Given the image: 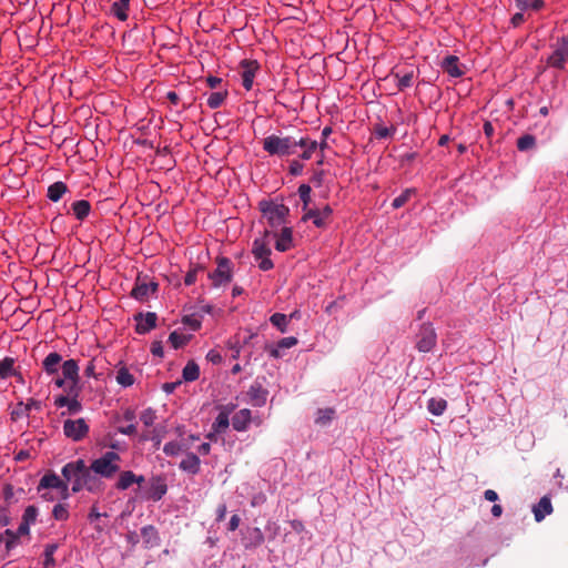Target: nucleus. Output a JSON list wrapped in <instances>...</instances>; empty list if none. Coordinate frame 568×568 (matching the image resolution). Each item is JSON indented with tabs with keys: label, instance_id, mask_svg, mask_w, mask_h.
<instances>
[{
	"label": "nucleus",
	"instance_id": "nucleus-23",
	"mask_svg": "<svg viewBox=\"0 0 568 568\" xmlns=\"http://www.w3.org/2000/svg\"><path fill=\"white\" fill-rule=\"evenodd\" d=\"M253 420L252 412L242 408L232 416V427L236 432H246Z\"/></svg>",
	"mask_w": 568,
	"mask_h": 568
},
{
	"label": "nucleus",
	"instance_id": "nucleus-38",
	"mask_svg": "<svg viewBox=\"0 0 568 568\" xmlns=\"http://www.w3.org/2000/svg\"><path fill=\"white\" fill-rule=\"evenodd\" d=\"M182 377L185 382H194L200 377V367L194 361H189L183 367Z\"/></svg>",
	"mask_w": 568,
	"mask_h": 568
},
{
	"label": "nucleus",
	"instance_id": "nucleus-32",
	"mask_svg": "<svg viewBox=\"0 0 568 568\" xmlns=\"http://www.w3.org/2000/svg\"><path fill=\"white\" fill-rule=\"evenodd\" d=\"M304 214L302 216V221H312V223L317 229H325L328 223L323 219V216L320 213V209H307L306 211H303Z\"/></svg>",
	"mask_w": 568,
	"mask_h": 568
},
{
	"label": "nucleus",
	"instance_id": "nucleus-11",
	"mask_svg": "<svg viewBox=\"0 0 568 568\" xmlns=\"http://www.w3.org/2000/svg\"><path fill=\"white\" fill-rule=\"evenodd\" d=\"M57 489L59 497L67 500L70 497L69 486L65 479H61L57 474L49 473L40 479L38 490L41 489Z\"/></svg>",
	"mask_w": 568,
	"mask_h": 568
},
{
	"label": "nucleus",
	"instance_id": "nucleus-20",
	"mask_svg": "<svg viewBox=\"0 0 568 568\" xmlns=\"http://www.w3.org/2000/svg\"><path fill=\"white\" fill-rule=\"evenodd\" d=\"M267 395L268 390L260 382H254L247 390L250 402L255 407H263L266 404Z\"/></svg>",
	"mask_w": 568,
	"mask_h": 568
},
{
	"label": "nucleus",
	"instance_id": "nucleus-56",
	"mask_svg": "<svg viewBox=\"0 0 568 568\" xmlns=\"http://www.w3.org/2000/svg\"><path fill=\"white\" fill-rule=\"evenodd\" d=\"M201 271H203V266L201 265H195L192 268H190L184 276V284L186 286L193 285L197 280L199 272Z\"/></svg>",
	"mask_w": 568,
	"mask_h": 568
},
{
	"label": "nucleus",
	"instance_id": "nucleus-8",
	"mask_svg": "<svg viewBox=\"0 0 568 568\" xmlns=\"http://www.w3.org/2000/svg\"><path fill=\"white\" fill-rule=\"evenodd\" d=\"M80 387L69 386L67 395H59L54 398V406L58 408L67 407V414L75 415L82 412L83 406L79 399ZM65 412L61 413L64 416Z\"/></svg>",
	"mask_w": 568,
	"mask_h": 568
},
{
	"label": "nucleus",
	"instance_id": "nucleus-47",
	"mask_svg": "<svg viewBox=\"0 0 568 568\" xmlns=\"http://www.w3.org/2000/svg\"><path fill=\"white\" fill-rule=\"evenodd\" d=\"M335 415L334 408H320L317 409L315 423L321 426H325L332 422Z\"/></svg>",
	"mask_w": 568,
	"mask_h": 568
},
{
	"label": "nucleus",
	"instance_id": "nucleus-51",
	"mask_svg": "<svg viewBox=\"0 0 568 568\" xmlns=\"http://www.w3.org/2000/svg\"><path fill=\"white\" fill-rule=\"evenodd\" d=\"M311 192H312V189L308 184H301L298 186L297 193H298L300 200L303 203V206H302L303 211H306L307 209H310L308 205L311 203Z\"/></svg>",
	"mask_w": 568,
	"mask_h": 568
},
{
	"label": "nucleus",
	"instance_id": "nucleus-13",
	"mask_svg": "<svg viewBox=\"0 0 568 568\" xmlns=\"http://www.w3.org/2000/svg\"><path fill=\"white\" fill-rule=\"evenodd\" d=\"M437 342L436 332L430 323H425L420 326L419 333L417 334L416 348L419 352H430Z\"/></svg>",
	"mask_w": 568,
	"mask_h": 568
},
{
	"label": "nucleus",
	"instance_id": "nucleus-25",
	"mask_svg": "<svg viewBox=\"0 0 568 568\" xmlns=\"http://www.w3.org/2000/svg\"><path fill=\"white\" fill-rule=\"evenodd\" d=\"M390 75L394 77L397 81V90L404 91L413 85L416 73L415 70L410 68L405 72L392 70Z\"/></svg>",
	"mask_w": 568,
	"mask_h": 568
},
{
	"label": "nucleus",
	"instance_id": "nucleus-55",
	"mask_svg": "<svg viewBox=\"0 0 568 568\" xmlns=\"http://www.w3.org/2000/svg\"><path fill=\"white\" fill-rule=\"evenodd\" d=\"M140 420L143 423V425L145 427H151L154 425L155 420H156V413L154 409H152L151 407L144 409L141 414H140Z\"/></svg>",
	"mask_w": 568,
	"mask_h": 568
},
{
	"label": "nucleus",
	"instance_id": "nucleus-15",
	"mask_svg": "<svg viewBox=\"0 0 568 568\" xmlns=\"http://www.w3.org/2000/svg\"><path fill=\"white\" fill-rule=\"evenodd\" d=\"M168 493L166 479L162 475L152 476L149 479V487L145 498L152 501H160Z\"/></svg>",
	"mask_w": 568,
	"mask_h": 568
},
{
	"label": "nucleus",
	"instance_id": "nucleus-7",
	"mask_svg": "<svg viewBox=\"0 0 568 568\" xmlns=\"http://www.w3.org/2000/svg\"><path fill=\"white\" fill-rule=\"evenodd\" d=\"M209 278L213 287H221L229 284L233 278V263L229 257L220 256L216 258V268L209 273Z\"/></svg>",
	"mask_w": 568,
	"mask_h": 568
},
{
	"label": "nucleus",
	"instance_id": "nucleus-10",
	"mask_svg": "<svg viewBox=\"0 0 568 568\" xmlns=\"http://www.w3.org/2000/svg\"><path fill=\"white\" fill-rule=\"evenodd\" d=\"M90 427L84 418L65 419L63 422V434L73 442H81L89 434Z\"/></svg>",
	"mask_w": 568,
	"mask_h": 568
},
{
	"label": "nucleus",
	"instance_id": "nucleus-18",
	"mask_svg": "<svg viewBox=\"0 0 568 568\" xmlns=\"http://www.w3.org/2000/svg\"><path fill=\"white\" fill-rule=\"evenodd\" d=\"M234 409L235 405L232 403L220 407V412L212 423V430H214V433H225L230 426V415Z\"/></svg>",
	"mask_w": 568,
	"mask_h": 568
},
{
	"label": "nucleus",
	"instance_id": "nucleus-12",
	"mask_svg": "<svg viewBox=\"0 0 568 568\" xmlns=\"http://www.w3.org/2000/svg\"><path fill=\"white\" fill-rule=\"evenodd\" d=\"M239 67L241 69L240 74L242 87L246 91H251L253 89L254 79L261 70V64L257 60L243 59L241 60Z\"/></svg>",
	"mask_w": 568,
	"mask_h": 568
},
{
	"label": "nucleus",
	"instance_id": "nucleus-64",
	"mask_svg": "<svg viewBox=\"0 0 568 568\" xmlns=\"http://www.w3.org/2000/svg\"><path fill=\"white\" fill-rule=\"evenodd\" d=\"M241 524V517L237 514L231 516L230 521L227 524L229 531H235Z\"/></svg>",
	"mask_w": 568,
	"mask_h": 568
},
{
	"label": "nucleus",
	"instance_id": "nucleus-6",
	"mask_svg": "<svg viewBox=\"0 0 568 568\" xmlns=\"http://www.w3.org/2000/svg\"><path fill=\"white\" fill-rule=\"evenodd\" d=\"M550 47L552 51L546 60L547 65L564 70L568 62V34L558 37Z\"/></svg>",
	"mask_w": 568,
	"mask_h": 568
},
{
	"label": "nucleus",
	"instance_id": "nucleus-35",
	"mask_svg": "<svg viewBox=\"0 0 568 568\" xmlns=\"http://www.w3.org/2000/svg\"><path fill=\"white\" fill-rule=\"evenodd\" d=\"M0 542H3L6 551L10 552L20 544V537L13 530L6 529L0 534Z\"/></svg>",
	"mask_w": 568,
	"mask_h": 568
},
{
	"label": "nucleus",
	"instance_id": "nucleus-59",
	"mask_svg": "<svg viewBox=\"0 0 568 568\" xmlns=\"http://www.w3.org/2000/svg\"><path fill=\"white\" fill-rule=\"evenodd\" d=\"M298 341L294 336L283 337L281 338L276 344L278 347L283 348H291L295 345H297Z\"/></svg>",
	"mask_w": 568,
	"mask_h": 568
},
{
	"label": "nucleus",
	"instance_id": "nucleus-27",
	"mask_svg": "<svg viewBox=\"0 0 568 568\" xmlns=\"http://www.w3.org/2000/svg\"><path fill=\"white\" fill-rule=\"evenodd\" d=\"M296 148L303 149L300 159L307 161L311 160L314 152L317 150V141L312 140L310 136H301L296 142Z\"/></svg>",
	"mask_w": 568,
	"mask_h": 568
},
{
	"label": "nucleus",
	"instance_id": "nucleus-60",
	"mask_svg": "<svg viewBox=\"0 0 568 568\" xmlns=\"http://www.w3.org/2000/svg\"><path fill=\"white\" fill-rule=\"evenodd\" d=\"M324 178H325L324 170H315L311 178V182L314 184V186L320 187V186H322V184L324 182Z\"/></svg>",
	"mask_w": 568,
	"mask_h": 568
},
{
	"label": "nucleus",
	"instance_id": "nucleus-44",
	"mask_svg": "<svg viewBox=\"0 0 568 568\" xmlns=\"http://www.w3.org/2000/svg\"><path fill=\"white\" fill-rule=\"evenodd\" d=\"M227 98V90L211 92L207 97L206 104L210 109L220 108Z\"/></svg>",
	"mask_w": 568,
	"mask_h": 568
},
{
	"label": "nucleus",
	"instance_id": "nucleus-29",
	"mask_svg": "<svg viewBox=\"0 0 568 568\" xmlns=\"http://www.w3.org/2000/svg\"><path fill=\"white\" fill-rule=\"evenodd\" d=\"M71 212L78 221L82 222L89 216L91 212V204L87 200L74 201L71 204Z\"/></svg>",
	"mask_w": 568,
	"mask_h": 568
},
{
	"label": "nucleus",
	"instance_id": "nucleus-46",
	"mask_svg": "<svg viewBox=\"0 0 568 568\" xmlns=\"http://www.w3.org/2000/svg\"><path fill=\"white\" fill-rule=\"evenodd\" d=\"M270 322L273 326H275L281 333H285L287 331L290 318L287 315L283 313H274L270 317Z\"/></svg>",
	"mask_w": 568,
	"mask_h": 568
},
{
	"label": "nucleus",
	"instance_id": "nucleus-40",
	"mask_svg": "<svg viewBox=\"0 0 568 568\" xmlns=\"http://www.w3.org/2000/svg\"><path fill=\"white\" fill-rule=\"evenodd\" d=\"M59 545L55 542L47 544L43 551V568H53L55 566L54 554Z\"/></svg>",
	"mask_w": 568,
	"mask_h": 568
},
{
	"label": "nucleus",
	"instance_id": "nucleus-17",
	"mask_svg": "<svg viewBox=\"0 0 568 568\" xmlns=\"http://www.w3.org/2000/svg\"><path fill=\"white\" fill-rule=\"evenodd\" d=\"M134 320L136 322L135 332L143 335L155 328L158 315L154 312L139 313Z\"/></svg>",
	"mask_w": 568,
	"mask_h": 568
},
{
	"label": "nucleus",
	"instance_id": "nucleus-37",
	"mask_svg": "<svg viewBox=\"0 0 568 568\" xmlns=\"http://www.w3.org/2000/svg\"><path fill=\"white\" fill-rule=\"evenodd\" d=\"M29 417L30 413L28 412V407L23 400H19L10 412V419L13 423H17L21 419H28Z\"/></svg>",
	"mask_w": 568,
	"mask_h": 568
},
{
	"label": "nucleus",
	"instance_id": "nucleus-54",
	"mask_svg": "<svg viewBox=\"0 0 568 568\" xmlns=\"http://www.w3.org/2000/svg\"><path fill=\"white\" fill-rule=\"evenodd\" d=\"M395 132H396L395 126L388 128V126H385L382 124H376L374 128V134L379 140L390 138L395 134Z\"/></svg>",
	"mask_w": 568,
	"mask_h": 568
},
{
	"label": "nucleus",
	"instance_id": "nucleus-63",
	"mask_svg": "<svg viewBox=\"0 0 568 568\" xmlns=\"http://www.w3.org/2000/svg\"><path fill=\"white\" fill-rule=\"evenodd\" d=\"M26 406L28 407V412L31 413L32 409L41 410L42 409V402L36 398H29L27 402H24Z\"/></svg>",
	"mask_w": 568,
	"mask_h": 568
},
{
	"label": "nucleus",
	"instance_id": "nucleus-19",
	"mask_svg": "<svg viewBox=\"0 0 568 568\" xmlns=\"http://www.w3.org/2000/svg\"><path fill=\"white\" fill-rule=\"evenodd\" d=\"M440 67L452 78H462L465 74L464 65L459 62V58L454 54L444 58Z\"/></svg>",
	"mask_w": 568,
	"mask_h": 568
},
{
	"label": "nucleus",
	"instance_id": "nucleus-28",
	"mask_svg": "<svg viewBox=\"0 0 568 568\" xmlns=\"http://www.w3.org/2000/svg\"><path fill=\"white\" fill-rule=\"evenodd\" d=\"M532 513L535 516V520L537 523L544 520L546 516L552 513V505L550 498L548 496L541 497L540 500L536 505H534Z\"/></svg>",
	"mask_w": 568,
	"mask_h": 568
},
{
	"label": "nucleus",
	"instance_id": "nucleus-14",
	"mask_svg": "<svg viewBox=\"0 0 568 568\" xmlns=\"http://www.w3.org/2000/svg\"><path fill=\"white\" fill-rule=\"evenodd\" d=\"M271 231V237L275 240L274 247L277 252H287L295 246L293 229L291 226L285 225L280 232Z\"/></svg>",
	"mask_w": 568,
	"mask_h": 568
},
{
	"label": "nucleus",
	"instance_id": "nucleus-30",
	"mask_svg": "<svg viewBox=\"0 0 568 568\" xmlns=\"http://www.w3.org/2000/svg\"><path fill=\"white\" fill-rule=\"evenodd\" d=\"M130 0H113L111 3V13L120 21L129 18Z\"/></svg>",
	"mask_w": 568,
	"mask_h": 568
},
{
	"label": "nucleus",
	"instance_id": "nucleus-45",
	"mask_svg": "<svg viewBox=\"0 0 568 568\" xmlns=\"http://www.w3.org/2000/svg\"><path fill=\"white\" fill-rule=\"evenodd\" d=\"M544 0H515V6L520 11L534 10L539 11L545 7Z\"/></svg>",
	"mask_w": 568,
	"mask_h": 568
},
{
	"label": "nucleus",
	"instance_id": "nucleus-26",
	"mask_svg": "<svg viewBox=\"0 0 568 568\" xmlns=\"http://www.w3.org/2000/svg\"><path fill=\"white\" fill-rule=\"evenodd\" d=\"M61 363L62 356L57 352H51L42 361V369L47 375L52 376L59 372Z\"/></svg>",
	"mask_w": 568,
	"mask_h": 568
},
{
	"label": "nucleus",
	"instance_id": "nucleus-33",
	"mask_svg": "<svg viewBox=\"0 0 568 568\" xmlns=\"http://www.w3.org/2000/svg\"><path fill=\"white\" fill-rule=\"evenodd\" d=\"M115 381L120 386L128 388L135 383V377L126 366L122 365L116 369Z\"/></svg>",
	"mask_w": 568,
	"mask_h": 568
},
{
	"label": "nucleus",
	"instance_id": "nucleus-50",
	"mask_svg": "<svg viewBox=\"0 0 568 568\" xmlns=\"http://www.w3.org/2000/svg\"><path fill=\"white\" fill-rule=\"evenodd\" d=\"M163 453L166 456L175 457L183 453V443H179L176 440L168 442L163 446Z\"/></svg>",
	"mask_w": 568,
	"mask_h": 568
},
{
	"label": "nucleus",
	"instance_id": "nucleus-53",
	"mask_svg": "<svg viewBox=\"0 0 568 568\" xmlns=\"http://www.w3.org/2000/svg\"><path fill=\"white\" fill-rule=\"evenodd\" d=\"M38 515H39L38 508L34 505H29L24 509L21 520L29 525H34L37 521Z\"/></svg>",
	"mask_w": 568,
	"mask_h": 568
},
{
	"label": "nucleus",
	"instance_id": "nucleus-49",
	"mask_svg": "<svg viewBox=\"0 0 568 568\" xmlns=\"http://www.w3.org/2000/svg\"><path fill=\"white\" fill-rule=\"evenodd\" d=\"M536 146V138L532 134H524L517 140V149L521 152L531 150Z\"/></svg>",
	"mask_w": 568,
	"mask_h": 568
},
{
	"label": "nucleus",
	"instance_id": "nucleus-52",
	"mask_svg": "<svg viewBox=\"0 0 568 568\" xmlns=\"http://www.w3.org/2000/svg\"><path fill=\"white\" fill-rule=\"evenodd\" d=\"M182 323L193 332L199 331L202 326L201 318L195 314L184 315L182 317Z\"/></svg>",
	"mask_w": 568,
	"mask_h": 568
},
{
	"label": "nucleus",
	"instance_id": "nucleus-58",
	"mask_svg": "<svg viewBox=\"0 0 568 568\" xmlns=\"http://www.w3.org/2000/svg\"><path fill=\"white\" fill-rule=\"evenodd\" d=\"M304 171V164L300 160H292L288 164V173L293 176H300Z\"/></svg>",
	"mask_w": 568,
	"mask_h": 568
},
{
	"label": "nucleus",
	"instance_id": "nucleus-42",
	"mask_svg": "<svg viewBox=\"0 0 568 568\" xmlns=\"http://www.w3.org/2000/svg\"><path fill=\"white\" fill-rule=\"evenodd\" d=\"M417 190L415 187L405 189L398 196H396L392 202V207L394 210L400 209L404 206L412 196L416 195Z\"/></svg>",
	"mask_w": 568,
	"mask_h": 568
},
{
	"label": "nucleus",
	"instance_id": "nucleus-2",
	"mask_svg": "<svg viewBox=\"0 0 568 568\" xmlns=\"http://www.w3.org/2000/svg\"><path fill=\"white\" fill-rule=\"evenodd\" d=\"M258 210L272 230L287 225L290 207L284 203L277 200H262L258 203Z\"/></svg>",
	"mask_w": 568,
	"mask_h": 568
},
{
	"label": "nucleus",
	"instance_id": "nucleus-4",
	"mask_svg": "<svg viewBox=\"0 0 568 568\" xmlns=\"http://www.w3.org/2000/svg\"><path fill=\"white\" fill-rule=\"evenodd\" d=\"M121 456L118 452L108 450L91 463V470L103 478H112L120 471Z\"/></svg>",
	"mask_w": 568,
	"mask_h": 568
},
{
	"label": "nucleus",
	"instance_id": "nucleus-16",
	"mask_svg": "<svg viewBox=\"0 0 568 568\" xmlns=\"http://www.w3.org/2000/svg\"><path fill=\"white\" fill-rule=\"evenodd\" d=\"M241 535L242 544L245 549H255L265 540L264 534L258 527H247L245 530L241 531Z\"/></svg>",
	"mask_w": 568,
	"mask_h": 568
},
{
	"label": "nucleus",
	"instance_id": "nucleus-57",
	"mask_svg": "<svg viewBox=\"0 0 568 568\" xmlns=\"http://www.w3.org/2000/svg\"><path fill=\"white\" fill-rule=\"evenodd\" d=\"M164 430L162 428L155 427L150 430V438L153 443V446L158 449L162 443Z\"/></svg>",
	"mask_w": 568,
	"mask_h": 568
},
{
	"label": "nucleus",
	"instance_id": "nucleus-1",
	"mask_svg": "<svg viewBox=\"0 0 568 568\" xmlns=\"http://www.w3.org/2000/svg\"><path fill=\"white\" fill-rule=\"evenodd\" d=\"M62 476L68 483H71L72 493L77 494L82 489L94 493L99 489L100 483L92 474L91 466L88 467L83 459L67 463L62 467Z\"/></svg>",
	"mask_w": 568,
	"mask_h": 568
},
{
	"label": "nucleus",
	"instance_id": "nucleus-22",
	"mask_svg": "<svg viewBox=\"0 0 568 568\" xmlns=\"http://www.w3.org/2000/svg\"><path fill=\"white\" fill-rule=\"evenodd\" d=\"M179 468L189 475H197L201 471V459L195 453H186L179 464Z\"/></svg>",
	"mask_w": 568,
	"mask_h": 568
},
{
	"label": "nucleus",
	"instance_id": "nucleus-34",
	"mask_svg": "<svg viewBox=\"0 0 568 568\" xmlns=\"http://www.w3.org/2000/svg\"><path fill=\"white\" fill-rule=\"evenodd\" d=\"M68 192V186L64 182L58 181L49 185L47 196L52 202H58Z\"/></svg>",
	"mask_w": 568,
	"mask_h": 568
},
{
	"label": "nucleus",
	"instance_id": "nucleus-21",
	"mask_svg": "<svg viewBox=\"0 0 568 568\" xmlns=\"http://www.w3.org/2000/svg\"><path fill=\"white\" fill-rule=\"evenodd\" d=\"M62 376L70 382L69 386L79 387L80 376H79V365L78 362L73 358L64 361L61 363Z\"/></svg>",
	"mask_w": 568,
	"mask_h": 568
},
{
	"label": "nucleus",
	"instance_id": "nucleus-9",
	"mask_svg": "<svg viewBox=\"0 0 568 568\" xmlns=\"http://www.w3.org/2000/svg\"><path fill=\"white\" fill-rule=\"evenodd\" d=\"M159 290V283L148 275L139 274L131 291V297L139 302H146Z\"/></svg>",
	"mask_w": 568,
	"mask_h": 568
},
{
	"label": "nucleus",
	"instance_id": "nucleus-3",
	"mask_svg": "<svg viewBox=\"0 0 568 568\" xmlns=\"http://www.w3.org/2000/svg\"><path fill=\"white\" fill-rule=\"evenodd\" d=\"M296 142L291 135L271 134L263 140V150L271 156H290L296 153Z\"/></svg>",
	"mask_w": 568,
	"mask_h": 568
},
{
	"label": "nucleus",
	"instance_id": "nucleus-5",
	"mask_svg": "<svg viewBox=\"0 0 568 568\" xmlns=\"http://www.w3.org/2000/svg\"><path fill=\"white\" fill-rule=\"evenodd\" d=\"M272 231L265 230L261 237H256L252 244V254L255 261L258 263L257 266L261 271H270L274 267V263L271 260L272 251L268 245Z\"/></svg>",
	"mask_w": 568,
	"mask_h": 568
},
{
	"label": "nucleus",
	"instance_id": "nucleus-43",
	"mask_svg": "<svg viewBox=\"0 0 568 568\" xmlns=\"http://www.w3.org/2000/svg\"><path fill=\"white\" fill-rule=\"evenodd\" d=\"M447 408V402L444 398H430L427 402V409L434 416H440Z\"/></svg>",
	"mask_w": 568,
	"mask_h": 568
},
{
	"label": "nucleus",
	"instance_id": "nucleus-61",
	"mask_svg": "<svg viewBox=\"0 0 568 568\" xmlns=\"http://www.w3.org/2000/svg\"><path fill=\"white\" fill-rule=\"evenodd\" d=\"M118 433L126 436H132L136 433V425L135 423H129L125 426H119Z\"/></svg>",
	"mask_w": 568,
	"mask_h": 568
},
{
	"label": "nucleus",
	"instance_id": "nucleus-36",
	"mask_svg": "<svg viewBox=\"0 0 568 568\" xmlns=\"http://www.w3.org/2000/svg\"><path fill=\"white\" fill-rule=\"evenodd\" d=\"M134 473L132 470H123L119 474L115 483L118 490H126L134 484Z\"/></svg>",
	"mask_w": 568,
	"mask_h": 568
},
{
	"label": "nucleus",
	"instance_id": "nucleus-62",
	"mask_svg": "<svg viewBox=\"0 0 568 568\" xmlns=\"http://www.w3.org/2000/svg\"><path fill=\"white\" fill-rule=\"evenodd\" d=\"M206 359H207L209 362H211L212 364H215V365H216V364L222 363V359H223V358H222V355H221V353H220L219 351H216V349H210V351L207 352V354H206Z\"/></svg>",
	"mask_w": 568,
	"mask_h": 568
},
{
	"label": "nucleus",
	"instance_id": "nucleus-39",
	"mask_svg": "<svg viewBox=\"0 0 568 568\" xmlns=\"http://www.w3.org/2000/svg\"><path fill=\"white\" fill-rule=\"evenodd\" d=\"M14 358L4 357L0 361V378L7 379L17 374V369L14 368Z\"/></svg>",
	"mask_w": 568,
	"mask_h": 568
},
{
	"label": "nucleus",
	"instance_id": "nucleus-41",
	"mask_svg": "<svg viewBox=\"0 0 568 568\" xmlns=\"http://www.w3.org/2000/svg\"><path fill=\"white\" fill-rule=\"evenodd\" d=\"M191 337H192L191 335H186L184 333L173 331L169 335V342L174 349H179V348L185 346L191 341Z\"/></svg>",
	"mask_w": 568,
	"mask_h": 568
},
{
	"label": "nucleus",
	"instance_id": "nucleus-31",
	"mask_svg": "<svg viewBox=\"0 0 568 568\" xmlns=\"http://www.w3.org/2000/svg\"><path fill=\"white\" fill-rule=\"evenodd\" d=\"M254 337H256V334L253 332H250L248 335L246 337H244L243 339H241L240 336H237V335L234 336L233 338L229 339L227 346L230 349L233 351L232 357L239 358L243 345L247 344L248 341Z\"/></svg>",
	"mask_w": 568,
	"mask_h": 568
},
{
	"label": "nucleus",
	"instance_id": "nucleus-24",
	"mask_svg": "<svg viewBox=\"0 0 568 568\" xmlns=\"http://www.w3.org/2000/svg\"><path fill=\"white\" fill-rule=\"evenodd\" d=\"M141 537L143 547L146 549L154 548L161 542L159 530L153 525L143 526L141 528Z\"/></svg>",
	"mask_w": 568,
	"mask_h": 568
},
{
	"label": "nucleus",
	"instance_id": "nucleus-48",
	"mask_svg": "<svg viewBox=\"0 0 568 568\" xmlns=\"http://www.w3.org/2000/svg\"><path fill=\"white\" fill-rule=\"evenodd\" d=\"M69 505L65 503H58L53 506L52 517L58 521H67L69 519Z\"/></svg>",
	"mask_w": 568,
	"mask_h": 568
}]
</instances>
